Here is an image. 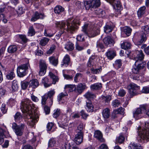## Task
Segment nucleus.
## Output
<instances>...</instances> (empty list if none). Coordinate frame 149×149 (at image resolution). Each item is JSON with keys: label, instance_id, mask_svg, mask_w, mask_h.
Returning <instances> with one entry per match:
<instances>
[{"label": "nucleus", "instance_id": "obj_1", "mask_svg": "<svg viewBox=\"0 0 149 149\" xmlns=\"http://www.w3.org/2000/svg\"><path fill=\"white\" fill-rule=\"evenodd\" d=\"M31 102L29 99L23 100L21 103L20 109L23 113L29 115L31 121L35 123L38 120L39 116L31 107Z\"/></svg>", "mask_w": 149, "mask_h": 149}, {"label": "nucleus", "instance_id": "obj_2", "mask_svg": "<svg viewBox=\"0 0 149 149\" xmlns=\"http://www.w3.org/2000/svg\"><path fill=\"white\" fill-rule=\"evenodd\" d=\"M78 23L79 22L77 20L69 18L67 21V27L66 28H65L66 27L65 22L63 21L57 22L55 24L57 27H59L61 29H64L68 31L72 32L77 27L76 24Z\"/></svg>", "mask_w": 149, "mask_h": 149}, {"label": "nucleus", "instance_id": "obj_3", "mask_svg": "<svg viewBox=\"0 0 149 149\" xmlns=\"http://www.w3.org/2000/svg\"><path fill=\"white\" fill-rule=\"evenodd\" d=\"M137 139L139 142H144L149 141V123H146L145 127L138 129V136Z\"/></svg>", "mask_w": 149, "mask_h": 149}, {"label": "nucleus", "instance_id": "obj_4", "mask_svg": "<svg viewBox=\"0 0 149 149\" xmlns=\"http://www.w3.org/2000/svg\"><path fill=\"white\" fill-rule=\"evenodd\" d=\"M82 31L89 37H93L98 35L100 33L98 27L87 24H85L82 26Z\"/></svg>", "mask_w": 149, "mask_h": 149}, {"label": "nucleus", "instance_id": "obj_5", "mask_svg": "<svg viewBox=\"0 0 149 149\" xmlns=\"http://www.w3.org/2000/svg\"><path fill=\"white\" fill-rule=\"evenodd\" d=\"M29 66V63H27L18 66L17 69L18 76L22 77L26 75L27 74V70Z\"/></svg>", "mask_w": 149, "mask_h": 149}, {"label": "nucleus", "instance_id": "obj_6", "mask_svg": "<svg viewBox=\"0 0 149 149\" xmlns=\"http://www.w3.org/2000/svg\"><path fill=\"white\" fill-rule=\"evenodd\" d=\"M112 3L115 9V15L116 17H118L120 15L123 8L120 1L119 0H113Z\"/></svg>", "mask_w": 149, "mask_h": 149}, {"label": "nucleus", "instance_id": "obj_7", "mask_svg": "<svg viewBox=\"0 0 149 149\" xmlns=\"http://www.w3.org/2000/svg\"><path fill=\"white\" fill-rule=\"evenodd\" d=\"M100 0H91L86 1L85 3V6L86 10L90 8L99 7L100 5Z\"/></svg>", "mask_w": 149, "mask_h": 149}, {"label": "nucleus", "instance_id": "obj_8", "mask_svg": "<svg viewBox=\"0 0 149 149\" xmlns=\"http://www.w3.org/2000/svg\"><path fill=\"white\" fill-rule=\"evenodd\" d=\"M25 126L24 124H21L18 125L15 123L13 124L12 128L17 136H21L22 134L23 130Z\"/></svg>", "mask_w": 149, "mask_h": 149}, {"label": "nucleus", "instance_id": "obj_9", "mask_svg": "<svg viewBox=\"0 0 149 149\" xmlns=\"http://www.w3.org/2000/svg\"><path fill=\"white\" fill-rule=\"evenodd\" d=\"M129 92L131 96L132 97L137 94V91L140 89V87L134 83L130 84L127 86Z\"/></svg>", "mask_w": 149, "mask_h": 149}, {"label": "nucleus", "instance_id": "obj_10", "mask_svg": "<svg viewBox=\"0 0 149 149\" xmlns=\"http://www.w3.org/2000/svg\"><path fill=\"white\" fill-rule=\"evenodd\" d=\"M146 63H139L137 61H136L135 63V66L132 69V72L135 74H138L140 71L145 67Z\"/></svg>", "mask_w": 149, "mask_h": 149}, {"label": "nucleus", "instance_id": "obj_11", "mask_svg": "<svg viewBox=\"0 0 149 149\" xmlns=\"http://www.w3.org/2000/svg\"><path fill=\"white\" fill-rule=\"evenodd\" d=\"M123 131H125V132H123V133L120 134L119 136L116 138V143H119V144L122 143L124 141L125 138L123 136V134L126 136L128 135L127 132H129L128 129L126 127H125L123 128Z\"/></svg>", "mask_w": 149, "mask_h": 149}, {"label": "nucleus", "instance_id": "obj_12", "mask_svg": "<svg viewBox=\"0 0 149 149\" xmlns=\"http://www.w3.org/2000/svg\"><path fill=\"white\" fill-rule=\"evenodd\" d=\"M40 71L39 75L42 76L46 73L47 69V65L45 61L42 60H40Z\"/></svg>", "mask_w": 149, "mask_h": 149}, {"label": "nucleus", "instance_id": "obj_13", "mask_svg": "<svg viewBox=\"0 0 149 149\" xmlns=\"http://www.w3.org/2000/svg\"><path fill=\"white\" fill-rule=\"evenodd\" d=\"M5 9L4 8H0V20L6 24L8 20Z\"/></svg>", "mask_w": 149, "mask_h": 149}, {"label": "nucleus", "instance_id": "obj_14", "mask_svg": "<svg viewBox=\"0 0 149 149\" xmlns=\"http://www.w3.org/2000/svg\"><path fill=\"white\" fill-rule=\"evenodd\" d=\"M146 109V107L144 106L140 107L139 108L136 109L135 111L133 112V116L136 119L139 118L142 111Z\"/></svg>", "mask_w": 149, "mask_h": 149}, {"label": "nucleus", "instance_id": "obj_15", "mask_svg": "<svg viewBox=\"0 0 149 149\" xmlns=\"http://www.w3.org/2000/svg\"><path fill=\"white\" fill-rule=\"evenodd\" d=\"M83 133H77L75 135V138L74 139V141L75 143L79 145L81 144L83 141Z\"/></svg>", "mask_w": 149, "mask_h": 149}, {"label": "nucleus", "instance_id": "obj_16", "mask_svg": "<svg viewBox=\"0 0 149 149\" xmlns=\"http://www.w3.org/2000/svg\"><path fill=\"white\" fill-rule=\"evenodd\" d=\"M137 55L135 59L136 61H138V62L140 63H144L142 61L144 58V55L142 51L141 50H137L136 51Z\"/></svg>", "mask_w": 149, "mask_h": 149}, {"label": "nucleus", "instance_id": "obj_17", "mask_svg": "<svg viewBox=\"0 0 149 149\" xmlns=\"http://www.w3.org/2000/svg\"><path fill=\"white\" fill-rule=\"evenodd\" d=\"M87 88V87L85 83H80L76 87L75 91L79 94H81L84 90Z\"/></svg>", "mask_w": 149, "mask_h": 149}, {"label": "nucleus", "instance_id": "obj_18", "mask_svg": "<svg viewBox=\"0 0 149 149\" xmlns=\"http://www.w3.org/2000/svg\"><path fill=\"white\" fill-rule=\"evenodd\" d=\"M70 56L68 54H66L64 57L61 64L62 67H67L70 63Z\"/></svg>", "mask_w": 149, "mask_h": 149}, {"label": "nucleus", "instance_id": "obj_19", "mask_svg": "<svg viewBox=\"0 0 149 149\" xmlns=\"http://www.w3.org/2000/svg\"><path fill=\"white\" fill-rule=\"evenodd\" d=\"M44 17L43 15L41 13H39L38 12H36L33 14L31 21L35 22L39 19H43Z\"/></svg>", "mask_w": 149, "mask_h": 149}, {"label": "nucleus", "instance_id": "obj_20", "mask_svg": "<svg viewBox=\"0 0 149 149\" xmlns=\"http://www.w3.org/2000/svg\"><path fill=\"white\" fill-rule=\"evenodd\" d=\"M85 109L88 112H92L93 110V107L91 101L87 100L86 101Z\"/></svg>", "mask_w": 149, "mask_h": 149}, {"label": "nucleus", "instance_id": "obj_21", "mask_svg": "<svg viewBox=\"0 0 149 149\" xmlns=\"http://www.w3.org/2000/svg\"><path fill=\"white\" fill-rule=\"evenodd\" d=\"M103 41L106 45L111 46V45H113V40L111 39L110 36H107L104 38Z\"/></svg>", "mask_w": 149, "mask_h": 149}, {"label": "nucleus", "instance_id": "obj_22", "mask_svg": "<svg viewBox=\"0 0 149 149\" xmlns=\"http://www.w3.org/2000/svg\"><path fill=\"white\" fill-rule=\"evenodd\" d=\"M55 93V91L54 90H52L49 91L47 94V98L49 97L50 99V101L49 102V103L48 104L49 106H51L53 104V100L52 97L54 95Z\"/></svg>", "mask_w": 149, "mask_h": 149}, {"label": "nucleus", "instance_id": "obj_23", "mask_svg": "<svg viewBox=\"0 0 149 149\" xmlns=\"http://www.w3.org/2000/svg\"><path fill=\"white\" fill-rule=\"evenodd\" d=\"M39 85L38 81L36 79H33L30 81L29 87L33 88H37Z\"/></svg>", "mask_w": 149, "mask_h": 149}, {"label": "nucleus", "instance_id": "obj_24", "mask_svg": "<svg viewBox=\"0 0 149 149\" xmlns=\"http://www.w3.org/2000/svg\"><path fill=\"white\" fill-rule=\"evenodd\" d=\"M102 87L101 83H97L91 85L90 88L92 90H97L101 89Z\"/></svg>", "mask_w": 149, "mask_h": 149}, {"label": "nucleus", "instance_id": "obj_25", "mask_svg": "<svg viewBox=\"0 0 149 149\" xmlns=\"http://www.w3.org/2000/svg\"><path fill=\"white\" fill-rule=\"evenodd\" d=\"M107 58L110 60L112 59L116 55L115 52L113 50H109L106 53Z\"/></svg>", "mask_w": 149, "mask_h": 149}, {"label": "nucleus", "instance_id": "obj_26", "mask_svg": "<svg viewBox=\"0 0 149 149\" xmlns=\"http://www.w3.org/2000/svg\"><path fill=\"white\" fill-rule=\"evenodd\" d=\"M94 137L97 139L101 142H104V139L102 138V135L101 132L99 131H95L94 135Z\"/></svg>", "mask_w": 149, "mask_h": 149}, {"label": "nucleus", "instance_id": "obj_27", "mask_svg": "<svg viewBox=\"0 0 149 149\" xmlns=\"http://www.w3.org/2000/svg\"><path fill=\"white\" fill-rule=\"evenodd\" d=\"M102 113L103 117L105 119L108 118L110 115V110L108 108L104 109L103 110Z\"/></svg>", "mask_w": 149, "mask_h": 149}, {"label": "nucleus", "instance_id": "obj_28", "mask_svg": "<svg viewBox=\"0 0 149 149\" xmlns=\"http://www.w3.org/2000/svg\"><path fill=\"white\" fill-rule=\"evenodd\" d=\"M95 13L100 17H102L105 15V12L102 9L97 8L94 10Z\"/></svg>", "mask_w": 149, "mask_h": 149}, {"label": "nucleus", "instance_id": "obj_29", "mask_svg": "<svg viewBox=\"0 0 149 149\" xmlns=\"http://www.w3.org/2000/svg\"><path fill=\"white\" fill-rule=\"evenodd\" d=\"M131 44L130 42L127 41L124 42L121 45V48L125 50L130 49L131 48Z\"/></svg>", "mask_w": 149, "mask_h": 149}, {"label": "nucleus", "instance_id": "obj_30", "mask_svg": "<svg viewBox=\"0 0 149 149\" xmlns=\"http://www.w3.org/2000/svg\"><path fill=\"white\" fill-rule=\"evenodd\" d=\"M74 48L73 44L70 42H67L65 45V48L68 51H72Z\"/></svg>", "mask_w": 149, "mask_h": 149}, {"label": "nucleus", "instance_id": "obj_31", "mask_svg": "<svg viewBox=\"0 0 149 149\" xmlns=\"http://www.w3.org/2000/svg\"><path fill=\"white\" fill-rule=\"evenodd\" d=\"M146 7L143 6L140 7L137 11V14L139 17H141L144 14Z\"/></svg>", "mask_w": 149, "mask_h": 149}, {"label": "nucleus", "instance_id": "obj_32", "mask_svg": "<svg viewBox=\"0 0 149 149\" xmlns=\"http://www.w3.org/2000/svg\"><path fill=\"white\" fill-rule=\"evenodd\" d=\"M64 89L66 91L68 90L69 91L71 92L75 91L76 86L74 85H67L65 86Z\"/></svg>", "mask_w": 149, "mask_h": 149}, {"label": "nucleus", "instance_id": "obj_33", "mask_svg": "<svg viewBox=\"0 0 149 149\" xmlns=\"http://www.w3.org/2000/svg\"><path fill=\"white\" fill-rule=\"evenodd\" d=\"M54 10L55 13L60 14L64 11V9L61 6L58 5L55 7Z\"/></svg>", "mask_w": 149, "mask_h": 149}, {"label": "nucleus", "instance_id": "obj_34", "mask_svg": "<svg viewBox=\"0 0 149 149\" xmlns=\"http://www.w3.org/2000/svg\"><path fill=\"white\" fill-rule=\"evenodd\" d=\"M140 37V39L138 42L139 45H141L146 41L147 39V35L141 33Z\"/></svg>", "mask_w": 149, "mask_h": 149}, {"label": "nucleus", "instance_id": "obj_35", "mask_svg": "<svg viewBox=\"0 0 149 149\" xmlns=\"http://www.w3.org/2000/svg\"><path fill=\"white\" fill-rule=\"evenodd\" d=\"M17 49V47L15 45L10 46L8 49V52L9 53H13L15 52Z\"/></svg>", "mask_w": 149, "mask_h": 149}, {"label": "nucleus", "instance_id": "obj_36", "mask_svg": "<svg viewBox=\"0 0 149 149\" xmlns=\"http://www.w3.org/2000/svg\"><path fill=\"white\" fill-rule=\"evenodd\" d=\"M49 39L46 37H43L40 40V44L42 46L46 45L49 40Z\"/></svg>", "mask_w": 149, "mask_h": 149}, {"label": "nucleus", "instance_id": "obj_37", "mask_svg": "<svg viewBox=\"0 0 149 149\" xmlns=\"http://www.w3.org/2000/svg\"><path fill=\"white\" fill-rule=\"evenodd\" d=\"M50 63L53 65L56 66L58 64V59L55 58L54 57L52 56L49 58Z\"/></svg>", "mask_w": 149, "mask_h": 149}, {"label": "nucleus", "instance_id": "obj_38", "mask_svg": "<svg viewBox=\"0 0 149 149\" xmlns=\"http://www.w3.org/2000/svg\"><path fill=\"white\" fill-rule=\"evenodd\" d=\"M5 132V130L0 127V144H2L4 141L3 136Z\"/></svg>", "mask_w": 149, "mask_h": 149}, {"label": "nucleus", "instance_id": "obj_39", "mask_svg": "<svg viewBox=\"0 0 149 149\" xmlns=\"http://www.w3.org/2000/svg\"><path fill=\"white\" fill-rule=\"evenodd\" d=\"M84 96L86 98L88 99L91 98H94L96 97L95 94L89 91L87 92L84 95Z\"/></svg>", "mask_w": 149, "mask_h": 149}, {"label": "nucleus", "instance_id": "obj_40", "mask_svg": "<svg viewBox=\"0 0 149 149\" xmlns=\"http://www.w3.org/2000/svg\"><path fill=\"white\" fill-rule=\"evenodd\" d=\"M15 74L12 70L8 72L6 76V78L8 80H11L15 77Z\"/></svg>", "mask_w": 149, "mask_h": 149}, {"label": "nucleus", "instance_id": "obj_41", "mask_svg": "<svg viewBox=\"0 0 149 149\" xmlns=\"http://www.w3.org/2000/svg\"><path fill=\"white\" fill-rule=\"evenodd\" d=\"M113 30L111 26L109 24H106L104 27V31L106 33L111 32Z\"/></svg>", "mask_w": 149, "mask_h": 149}, {"label": "nucleus", "instance_id": "obj_42", "mask_svg": "<svg viewBox=\"0 0 149 149\" xmlns=\"http://www.w3.org/2000/svg\"><path fill=\"white\" fill-rule=\"evenodd\" d=\"M132 30V29L128 26H125L123 29V31L127 36L130 35Z\"/></svg>", "mask_w": 149, "mask_h": 149}, {"label": "nucleus", "instance_id": "obj_43", "mask_svg": "<svg viewBox=\"0 0 149 149\" xmlns=\"http://www.w3.org/2000/svg\"><path fill=\"white\" fill-rule=\"evenodd\" d=\"M129 149H142L141 146L137 145L134 143H131L128 147Z\"/></svg>", "mask_w": 149, "mask_h": 149}, {"label": "nucleus", "instance_id": "obj_44", "mask_svg": "<svg viewBox=\"0 0 149 149\" xmlns=\"http://www.w3.org/2000/svg\"><path fill=\"white\" fill-rule=\"evenodd\" d=\"M84 127V125L82 123L80 122L79 124L78 125L77 127V133H83V130Z\"/></svg>", "mask_w": 149, "mask_h": 149}, {"label": "nucleus", "instance_id": "obj_45", "mask_svg": "<svg viewBox=\"0 0 149 149\" xmlns=\"http://www.w3.org/2000/svg\"><path fill=\"white\" fill-rule=\"evenodd\" d=\"M49 74L51 78L53 80V83L54 84H55L56 82L58 81V77L56 76L51 72H50Z\"/></svg>", "mask_w": 149, "mask_h": 149}, {"label": "nucleus", "instance_id": "obj_46", "mask_svg": "<svg viewBox=\"0 0 149 149\" xmlns=\"http://www.w3.org/2000/svg\"><path fill=\"white\" fill-rule=\"evenodd\" d=\"M36 33L35 30L32 26H30L28 32V35L29 36H34Z\"/></svg>", "mask_w": 149, "mask_h": 149}, {"label": "nucleus", "instance_id": "obj_47", "mask_svg": "<svg viewBox=\"0 0 149 149\" xmlns=\"http://www.w3.org/2000/svg\"><path fill=\"white\" fill-rule=\"evenodd\" d=\"M113 65L114 67L116 69H118L120 68L122 66L121 60L120 59L116 60Z\"/></svg>", "mask_w": 149, "mask_h": 149}, {"label": "nucleus", "instance_id": "obj_48", "mask_svg": "<svg viewBox=\"0 0 149 149\" xmlns=\"http://www.w3.org/2000/svg\"><path fill=\"white\" fill-rule=\"evenodd\" d=\"M42 82L44 84V85L45 87H48L51 85V84H49L48 83L49 80L47 77H45L43 79Z\"/></svg>", "mask_w": 149, "mask_h": 149}, {"label": "nucleus", "instance_id": "obj_49", "mask_svg": "<svg viewBox=\"0 0 149 149\" xmlns=\"http://www.w3.org/2000/svg\"><path fill=\"white\" fill-rule=\"evenodd\" d=\"M142 33L147 35L149 33V27L147 25L142 26Z\"/></svg>", "mask_w": 149, "mask_h": 149}, {"label": "nucleus", "instance_id": "obj_50", "mask_svg": "<svg viewBox=\"0 0 149 149\" xmlns=\"http://www.w3.org/2000/svg\"><path fill=\"white\" fill-rule=\"evenodd\" d=\"M91 73L94 74H98L100 73L102 71V69L101 67H99L98 69H94L93 68L91 69Z\"/></svg>", "mask_w": 149, "mask_h": 149}, {"label": "nucleus", "instance_id": "obj_51", "mask_svg": "<svg viewBox=\"0 0 149 149\" xmlns=\"http://www.w3.org/2000/svg\"><path fill=\"white\" fill-rule=\"evenodd\" d=\"M44 33L45 36L49 37H52L54 35L53 33H51V30L49 29H45Z\"/></svg>", "mask_w": 149, "mask_h": 149}, {"label": "nucleus", "instance_id": "obj_52", "mask_svg": "<svg viewBox=\"0 0 149 149\" xmlns=\"http://www.w3.org/2000/svg\"><path fill=\"white\" fill-rule=\"evenodd\" d=\"M68 94L66 92L64 93L62 92L60 93L58 96V100L60 101L62 100V99L65 96H68Z\"/></svg>", "mask_w": 149, "mask_h": 149}, {"label": "nucleus", "instance_id": "obj_53", "mask_svg": "<svg viewBox=\"0 0 149 149\" xmlns=\"http://www.w3.org/2000/svg\"><path fill=\"white\" fill-rule=\"evenodd\" d=\"M12 87L13 91H15L17 90L18 86L17 85V81L15 80L13 81Z\"/></svg>", "mask_w": 149, "mask_h": 149}, {"label": "nucleus", "instance_id": "obj_54", "mask_svg": "<svg viewBox=\"0 0 149 149\" xmlns=\"http://www.w3.org/2000/svg\"><path fill=\"white\" fill-rule=\"evenodd\" d=\"M47 93L45 94L42 97L41 103L43 105H45L46 104V102L47 99Z\"/></svg>", "mask_w": 149, "mask_h": 149}, {"label": "nucleus", "instance_id": "obj_55", "mask_svg": "<svg viewBox=\"0 0 149 149\" xmlns=\"http://www.w3.org/2000/svg\"><path fill=\"white\" fill-rule=\"evenodd\" d=\"M102 101L105 102H109L111 100V97L110 96L107 95L106 96H102Z\"/></svg>", "mask_w": 149, "mask_h": 149}, {"label": "nucleus", "instance_id": "obj_56", "mask_svg": "<svg viewBox=\"0 0 149 149\" xmlns=\"http://www.w3.org/2000/svg\"><path fill=\"white\" fill-rule=\"evenodd\" d=\"M28 85H29V82L26 81H22L21 82V87L23 89H26Z\"/></svg>", "mask_w": 149, "mask_h": 149}, {"label": "nucleus", "instance_id": "obj_57", "mask_svg": "<svg viewBox=\"0 0 149 149\" xmlns=\"http://www.w3.org/2000/svg\"><path fill=\"white\" fill-rule=\"evenodd\" d=\"M56 47V46L55 45H52L50 47L49 49L47 51V54H51L54 52Z\"/></svg>", "mask_w": 149, "mask_h": 149}, {"label": "nucleus", "instance_id": "obj_58", "mask_svg": "<svg viewBox=\"0 0 149 149\" xmlns=\"http://www.w3.org/2000/svg\"><path fill=\"white\" fill-rule=\"evenodd\" d=\"M70 144L68 142H65L61 146L62 149H70Z\"/></svg>", "mask_w": 149, "mask_h": 149}, {"label": "nucleus", "instance_id": "obj_59", "mask_svg": "<svg viewBox=\"0 0 149 149\" xmlns=\"http://www.w3.org/2000/svg\"><path fill=\"white\" fill-rule=\"evenodd\" d=\"M124 110L125 109L124 108L121 107L119 108L117 110H114L113 111V112L115 114H122L123 113Z\"/></svg>", "mask_w": 149, "mask_h": 149}, {"label": "nucleus", "instance_id": "obj_60", "mask_svg": "<svg viewBox=\"0 0 149 149\" xmlns=\"http://www.w3.org/2000/svg\"><path fill=\"white\" fill-rule=\"evenodd\" d=\"M56 142V141L53 138L51 139L48 142V146L52 147L54 146Z\"/></svg>", "mask_w": 149, "mask_h": 149}, {"label": "nucleus", "instance_id": "obj_61", "mask_svg": "<svg viewBox=\"0 0 149 149\" xmlns=\"http://www.w3.org/2000/svg\"><path fill=\"white\" fill-rule=\"evenodd\" d=\"M120 104V102L119 100L116 99L113 101L112 103V106L114 107H118Z\"/></svg>", "mask_w": 149, "mask_h": 149}, {"label": "nucleus", "instance_id": "obj_62", "mask_svg": "<svg viewBox=\"0 0 149 149\" xmlns=\"http://www.w3.org/2000/svg\"><path fill=\"white\" fill-rule=\"evenodd\" d=\"M60 109H57L56 110H55L53 114L54 117L55 118H57L60 115Z\"/></svg>", "mask_w": 149, "mask_h": 149}, {"label": "nucleus", "instance_id": "obj_63", "mask_svg": "<svg viewBox=\"0 0 149 149\" xmlns=\"http://www.w3.org/2000/svg\"><path fill=\"white\" fill-rule=\"evenodd\" d=\"M82 77V74L81 73H77L76 74L74 77V81L75 82H78V80L79 79Z\"/></svg>", "mask_w": 149, "mask_h": 149}, {"label": "nucleus", "instance_id": "obj_64", "mask_svg": "<svg viewBox=\"0 0 149 149\" xmlns=\"http://www.w3.org/2000/svg\"><path fill=\"white\" fill-rule=\"evenodd\" d=\"M14 118L16 121H18L22 118V116L20 113L17 112L15 114Z\"/></svg>", "mask_w": 149, "mask_h": 149}]
</instances>
